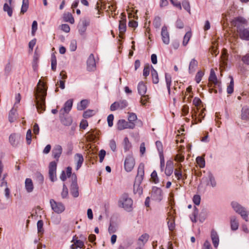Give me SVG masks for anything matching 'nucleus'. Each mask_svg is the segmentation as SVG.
Listing matches in <instances>:
<instances>
[{
  "label": "nucleus",
  "mask_w": 249,
  "mask_h": 249,
  "mask_svg": "<svg viewBox=\"0 0 249 249\" xmlns=\"http://www.w3.org/2000/svg\"><path fill=\"white\" fill-rule=\"evenodd\" d=\"M47 88L44 79H40L35 93L36 107L40 113L45 110V97Z\"/></svg>",
  "instance_id": "obj_1"
},
{
  "label": "nucleus",
  "mask_w": 249,
  "mask_h": 249,
  "mask_svg": "<svg viewBox=\"0 0 249 249\" xmlns=\"http://www.w3.org/2000/svg\"><path fill=\"white\" fill-rule=\"evenodd\" d=\"M133 201L127 194H123L120 197L118 205L126 210L129 211L132 208Z\"/></svg>",
  "instance_id": "obj_2"
},
{
  "label": "nucleus",
  "mask_w": 249,
  "mask_h": 249,
  "mask_svg": "<svg viewBox=\"0 0 249 249\" xmlns=\"http://www.w3.org/2000/svg\"><path fill=\"white\" fill-rule=\"evenodd\" d=\"M231 206L234 210L241 215L246 221H248V213L245 208L243 207L237 202H232Z\"/></svg>",
  "instance_id": "obj_3"
},
{
  "label": "nucleus",
  "mask_w": 249,
  "mask_h": 249,
  "mask_svg": "<svg viewBox=\"0 0 249 249\" xmlns=\"http://www.w3.org/2000/svg\"><path fill=\"white\" fill-rule=\"evenodd\" d=\"M135 165V160L132 155H128L125 159L124 162V167L125 170L127 172H131Z\"/></svg>",
  "instance_id": "obj_4"
},
{
  "label": "nucleus",
  "mask_w": 249,
  "mask_h": 249,
  "mask_svg": "<svg viewBox=\"0 0 249 249\" xmlns=\"http://www.w3.org/2000/svg\"><path fill=\"white\" fill-rule=\"evenodd\" d=\"M117 128L119 130H123L125 129H134L135 127V124H129L124 119L119 120L117 123Z\"/></svg>",
  "instance_id": "obj_5"
},
{
  "label": "nucleus",
  "mask_w": 249,
  "mask_h": 249,
  "mask_svg": "<svg viewBox=\"0 0 249 249\" xmlns=\"http://www.w3.org/2000/svg\"><path fill=\"white\" fill-rule=\"evenodd\" d=\"M50 203L52 210L56 213H60L65 210V207L63 204L60 202H57L53 199H51Z\"/></svg>",
  "instance_id": "obj_6"
},
{
  "label": "nucleus",
  "mask_w": 249,
  "mask_h": 249,
  "mask_svg": "<svg viewBox=\"0 0 249 249\" xmlns=\"http://www.w3.org/2000/svg\"><path fill=\"white\" fill-rule=\"evenodd\" d=\"M127 106V102L125 100H121L113 103L110 107L111 111H115L117 109H123Z\"/></svg>",
  "instance_id": "obj_7"
},
{
  "label": "nucleus",
  "mask_w": 249,
  "mask_h": 249,
  "mask_svg": "<svg viewBox=\"0 0 249 249\" xmlns=\"http://www.w3.org/2000/svg\"><path fill=\"white\" fill-rule=\"evenodd\" d=\"M151 197L155 201H160L162 198V190L157 187H154L152 191Z\"/></svg>",
  "instance_id": "obj_8"
},
{
  "label": "nucleus",
  "mask_w": 249,
  "mask_h": 249,
  "mask_svg": "<svg viewBox=\"0 0 249 249\" xmlns=\"http://www.w3.org/2000/svg\"><path fill=\"white\" fill-rule=\"evenodd\" d=\"M57 163L55 161H52L49 164V176L52 181H54L56 179Z\"/></svg>",
  "instance_id": "obj_9"
},
{
  "label": "nucleus",
  "mask_w": 249,
  "mask_h": 249,
  "mask_svg": "<svg viewBox=\"0 0 249 249\" xmlns=\"http://www.w3.org/2000/svg\"><path fill=\"white\" fill-rule=\"evenodd\" d=\"M202 184H204L206 185H211L212 187H214L216 185L214 179L211 174H209L207 176L202 178Z\"/></svg>",
  "instance_id": "obj_10"
},
{
  "label": "nucleus",
  "mask_w": 249,
  "mask_h": 249,
  "mask_svg": "<svg viewBox=\"0 0 249 249\" xmlns=\"http://www.w3.org/2000/svg\"><path fill=\"white\" fill-rule=\"evenodd\" d=\"M87 69L89 71H93L95 69L96 64L93 54H90L87 60Z\"/></svg>",
  "instance_id": "obj_11"
},
{
  "label": "nucleus",
  "mask_w": 249,
  "mask_h": 249,
  "mask_svg": "<svg viewBox=\"0 0 249 249\" xmlns=\"http://www.w3.org/2000/svg\"><path fill=\"white\" fill-rule=\"evenodd\" d=\"M161 35L163 42L165 44H168L170 42V37L166 27L164 26L162 28Z\"/></svg>",
  "instance_id": "obj_12"
},
{
  "label": "nucleus",
  "mask_w": 249,
  "mask_h": 249,
  "mask_svg": "<svg viewBox=\"0 0 249 249\" xmlns=\"http://www.w3.org/2000/svg\"><path fill=\"white\" fill-rule=\"evenodd\" d=\"M142 179L141 178H136L134 183V191L135 193L141 194L142 193V188L141 184Z\"/></svg>",
  "instance_id": "obj_13"
},
{
  "label": "nucleus",
  "mask_w": 249,
  "mask_h": 249,
  "mask_svg": "<svg viewBox=\"0 0 249 249\" xmlns=\"http://www.w3.org/2000/svg\"><path fill=\"white\" fill-rule=\"evenodd\" d=\"M62 152V148L59 145H55L52 151V155L53 157L56 159L57 161L58 160L59 157H60Z\"/></svg>",
  "instance_id": "obj_14"
},
{
  "label": "nucleus",
  "mask_w": 249,
  "mask_h": 249,
  "mask_svg": "<svg viewBox=\"0 0 249 249\" xmlns=\"http://www.w3.org/2000/svg\"><path fill=\"white\" fill-rule=\"evenodd\" d=\"M9 142L13 146H17L20 141V137L16 134H12L9 136Z\"/></svg>",
  "instance_id": "obj_15"
},
{
  "label": "nucleus",
  "mask_w": 249,
  "mask_h": 249,
  "mask_svg": "<svg viewBox=\"0 0 249 249\" xmlns=\"http://www.w3.org/2000/svg\"><path fill=\"white\" fill-rule=\"evenodd\" d=\"M74 160L76 164V169L78 170L81 167L84 161L83 157L81 154L78 153L75 155Z\"/></svg>",
  "instance_id": "obj_16"
},
{
  "label": "nucleus",
  "mask_w": 249,
  "mask_h": 249,
  "mask_svg": "<svg viewBox=\"0 0 249 249\" xmlns=\"http://www.w3.org/2000/svg\"><path fill=\"white\" fill-rule=\"evenodd\" d=\"M246 20L242 17L238 18L232 21V25L237 28H240L241 26H243L246 24Z\"/></svg>",
  "instance_id": "obj_17"
},
{
  "label": "nucleus",
  "mask_w": 249,
  "mask_h": 249,
  "mask_svg": "<svg viewBox=\"0 0 249 249\" xmlns=\"http://www.w3.org/2000/svg\"><path fill=\"white\" fill-rule=\"evenodd\" d=\"M174 170V165L172 161H167L166 163V166L165 169V174L167 176H171Z\"/></svg>",
  "instance_id": "obj_18"
},
{
  "label": "nucleus",
  "mask_w": 249,
  "mask_h": 249,
  "mask_svg": "<svg viewBox=\"0 0 249 249\" xmlns=\"http://www.w3.org/2000/svg\"><path fill=\"white\" fill-rule=\"evenodd\" d=\"M25 187L28 193H31L33 191L34 186L33 181L31 178H27L25 179Z\"/></svg>",
  "instance_id": "obj_19"
},
{
  "label": "nucleus",
  "mask_w": 249,
  "mask_h": 249,
  "mask_svg": "<svg viewBox=\"0 0 249 249\" xmlns=\"http://www.w3.org/2000/svg\"><path fill=\"white\" fill-rule=\"evenodd\" d=\"M73 100L70 99L68 100L65 104L64 107L61 111H63L64 113H68L71 110L72 106Z\"/></svg>",
  "instance_id": "obj_20"
},
{
  "label": "nucleus",
  "mask_w": 249,
  "mask_h": 249,
  "mask_svg": "<svg viewBox=\"0 0 249 249\" xmlns=\"http://www.w3.org/2000/svg\"><path fill=\"white\" fill-rule=\"evenodd\" d=\"M71 193L74 197H77L79 196L78 187L76 182H73L71 189Z\"/></svg>",
  "instance_id": "obj_21"
},
{
  "label": "nucleus",
  "mask_w": 249,
  "mask_h": 249,
  "mask_svg": "<svg viewBox=\"0 0 249 249\" xmlns=\"http://www.w3.org/2000/svg\"><path fill=\"white\" fill-rule=\"evenodd\" d=\"M174 175L178 180H185L187 178L186 174H183L182 170L178 169L175 170Z\"/></svg>",
  "instance_id": "obj_22"
},
{
  "label": "nucleus",
  "mask_w": 249,
  "mask_h": 249,
  "mask_svg": "<svg viewBox=\"0 0 249 249\" xmlns=\"http://www.w3.org/2000/svg\"><path fill=\"white\" fill-rule=\"evenodd\" d=\"M228 53L227 51L223 50L222 52L221 57V65L222 67H224L227 64Z\"/></svg>",
  "instance_id": "obj_23"
},
{
  "label": "nucleus",
  "mask_w": 249,
  "mask_h": 249,
  "mask_svg": "<svg viewBox=\"0 0 249 249\" xmlns=\"http://www.w3.org/2000/svg\"><path fill=\"white\" fill-rule=\"evenodd\" d=\"M122 144L125 152L129 151L131 148V143L127 137L124 138Z\"/></svg>",
  "instance_id": "obj_24"
},
{
  "label": "nucleus",
  "mask_w": 249,
  "mask_h": 249,
  "mask_svg": "<svg viewBox=\"0 0 249 249\" xmlns=\"http://www.w3.org/2000/svg\"><path fill=\"white\" fill-rule=\"evenodd\" d=\"M72 242L73 243L71 246V248L72 249H76L78 248H82L84 246L83 241L80 240L73 239Z\"/></svg>",
  "instance_id": "obj_25"
},
{
  "label": "nucleus",
  "mask_w": 249,
  "mask_h": 249,
  "mask_svg": "<svg viewBox=\"0 0 249 249\" xmlns=\"http://www.w3.org/2000/svg\"><path fill=\"white\" fill-rule=\"evenodd\" d=\"M122 17H123L121 18V19L120 20V24L119 26L120 34H123L126 29L125 19L123 16Z\"/></svg>",
  "instance_id": "obj_26"
},
{
  "label": "nucleus",
  "mask_w": 249,
  "mask_h": 249,
  "mask_svg": "<svg viewBox=\"0 0 249 249\" xmlns=\"http://www.w3.org/2000/svg\"><path fill=\"white\" fill-rule=\"evenodd\" d=\"M149 239V235L147 233H144L139 238L138 244L139 245H144L148 241Z\"/></svg>",
  "instance_id": "obj_27"
},
{
  "label": "nucleus",
  "mask_w": 249,
  "mask_h": 249,
  "mask_svg": "<svg viewBox=\"0 0 249 249\" xmlns=\"http://www.w3.org/2000/svg\"><path fill=\"white\" fill-rule=\"evenodd\" d=\"M211 238L213 245L215 248H217L219 244V238L215 231H212L211 233Z\"/></svg>",
  "instance_id": "obj_28"
},
{
  "label": "nucleus",
  "mask_w": 249,
  "mask_h": 249,
  "mask_svg": "<svg viewBox=\"0 0 249 249\" xmlns=\"http://www.w3.org/2000/svg\"><path fill=\"white\" fill-rule=\"evenodd\" d=\"M138 90L140 95H144L147 90V88L145 84L142 82L140 83L138 86Z\"/></svg>",
  "instance_id": "obj_29"
},
{
  "label": "nucleus",
  "mask_w": 249,
  "mask_h": 249,
  "mask_svg": "<svg viewBox=\"0 0 249 249\" xmlns=\"http://www.w3.org/2000/svg\"><path fill=\"white\" fill-rule=\"evenodd\" d=\"M231 229L233 231H235L238 228L239 223L236 217L234 216H232L231 218Z\"/></svg>",
  "instance_id": "obj_30"
},
{
  "label": "nucleus",
  "mask_w": 249,
  "mask_h": 249,
  "mask_svg": "<svg viewBox=\"0 0 249 249\" xmlns=\"http://www.w3.org/2000/svg\"><path fill=\"white\" fill-rule=\"evenodd\" d=\"M88 25V22L86 20H83L79 23L78 25V29L79 32H80L81 34L84 33L86 31V27Z\"/></svg>",
  "instance_id": "obj_31"
},
{
  "label": "nucleus",
  "mask_w": 249,
  "mask_h": 249,
  "mask_svg": "<svg viewBox=\"0 0 249 249\" xmlns=\"http://www.w3.org/2000/svg\"><path fill=\"white\" fill-rule=\"evenodd\" d=\"M241 119L243 120H249V109L243 107L242 109Z\"/></svg>",
  "instance_id": "obj_32"
},
{
  "label": "nucleus",
  "mask_w": 249,
  "mask_h": 249,
  "mask_svg": "<svg viewBox=\"0 0 249 249\" xmlns=\"http://www.w3.org/2000/svg\"><path fill=\"white\" fill-rule=\"evenodd\" d=\"M64 20L66 22H69L71 24H73L74 22V19L72 15L69 13L65 14L63 16Z\"/></svg>",
  "instance_id": "obj_33"
},
{
  "label": "nucleus",
  "mask_w": 249,
  "mask_h": 249,
  "mask_svg": "<svg viewBox=\"0 0 249 249\" xmlns=\"http://www.w3.org/2000/svg\"><path fill=\"white\" fill-rule=\"evenodd\" d=\"M144 174V165L143 164H140L138 168V174L136 178H141L142 179Z\"/></svg>",
  "instance_id": "obj_34"
},
{
  "label": "nucleus",
  "mask_w": 249,
  "mask_h": 249,
  "mask_svg": "<svg viewBox=\"0 0 249 249\" xmlns=\"http://www.w3.org/2000/svg\"><path fill=\"white\" fill-rule=\"evenodd\" d=\"M3 11L7 12L8 15L9 17H11L13 14V9L11 6V5L7 3H5L3 6Z\"/></svg>",
  "instance_id": "obj_35"
},
{
  "label": "nucleus",
  "mask_w": 249,
  "mask_h": 249,
  "mask_svg": "<svg viewBox=\"0 0 249 249\" xmlns=\"http://www.w3.org/2000/svg\"><path fill=\"white\" fill-rule=\"evenodd\" d=\"M89 102L87 100H83L80 102V103L79 105L77 106V109L79 110H82L85 109L88 106V105L89 104Z\"/></svg>",
  "instance_id": "obj_36"
},
{
  "label": "nucleus",
  "mask_w": 249,
  "mask_h": 249,
  "mask_svg": "<svg viewBox=\"0 0 249 249\" xmlns=\"http://www.w3.org/2000/svg\"><path fill=\"white\" fill-rule=\"evenodd\" d=\"M192 90L191 86L188 87L186 89V91L185 92V96L183 98V101L184 102H189V98L192 97V95L189 94Z\"/></svg>",
  "instance_id": "obj_37"
},
{
  "label": "nucleus",
  "mask_w": 249,
  "mask_h": 249,
  "mask_svg": "<svg viewBox=\"0 0 249 249\" xmlns=\"http://www.w3.org/2000/svg\"><path fill=\"white\" fill-rule=\"evenodd\" d=\"M29 7V0H22V4L21 8V13H25Z\"/></svg>",
  "instance_id": "obj_38"
},
{
  "label": "nucleus",
  "mask_w": 249,
  "mask_h": 249,
  "mask_svg": "<svg viewBox=\"0 0 249 249\" xmlns=\"http://www.w3.org/2000/svg\"><path fill=\"white\" fill-rule=\"evenodd\" d=\"M128 120L129 124H134V122L137 120V117L136 114L132 112L128 113Z\"/></svg>",
  "instance_id": "obj_39"
},
{
  "label": "nucleus",
  "mask_w": 249,
  "mask_h": 249,
  "mask_svg": "<svg viewBox=\"0 0 249 249\" xmlns=\"http://www.w3.org/2000/svg\"><path fill=\"white\" fill-rule=\"evenodd\" d=\"M240 36L244 39L249 40V28L240 32Z\"/></svg>",
  "instance_id": "obj_40"
},
{
  "label": "nucleus",
  "mask_w": 249,
  "mask_h": 249,
  "mask_svg": "<svg viewBox=\"0 0 249 249\" xmlns=\"http://www.w3.org/2000/svg\"><path fill=\"white\" fill-rule=\"evenodd\" d=\"M65 80H64L63 79H60L58 80L57 83H56V89L55 90V92H57L58 91V88H60L62 89H64L65 88Z\"/></svg>",
  "instance_id": "obj_41"
},
{
  "label": "nucleus",
  "mask_w": 249,
  "mask_h": 249,
  "mask_svg": "<svg viewBox=\"0 0 249 249\" xmlns=\"http://www.w3.org/2000/svg\"><path fill=\"white\" fill-rule=\"evenodd\" d=\"M96 111L94 110L88 109L83 113V117L85 118H89L95 114Z\"/></svg>",
  "instance_id": "obj_42"
},
{
  "label": "nucleus",
  "mask_w": 249,
  "mask_h": 249,
  "mask_svg": "<svg viewBox=\"0 0 249 249\" xmlns=\"http://www.w3.org/2000/svg\"><path fill=\"white\" fill-rule=\"evenodd\" d=\"M0 186L2 188H3V189L5 190V195L7 196H9V190L7 188V182L4 180V178H2V179L1 180V184H0Z\"/></svg>",
  "instance_id": "obj_43"
},
{
  "label": "nucleus",
  "mask_w": 249,
  "mask_h": 249,
  "mask_svg": "<svg viewBox=\"0 0 249 249\" xmlns=\"http://www.w3.org/2000/svg\"><path fill=\"white\" fill-rule=\"evenodd\" d=\"M174 160L175 161L179 162H182L184 160V156L180 150H178V153L175 156Z\"/></svg>",
  "instance_id": "obj_44"
},
{
  "label": "nucleus",
  "mask_w": 249,
  "mask_h": 249,
  "mask_svg": "<svg viewBox=\"0 0 249 249\" xmlns=\"http://www.w3.org/2000/svg\"><path fill=\"white\" fill-rule=\"evenodd\" d=\"M191 36H192L191 32H188L186 33V34L185 35V36H184L183 40V45L184 46H186L188 44L189 41L190 40V39L191 37Z\"/></svg>",
  "instance_id": "obj_45"
},
{
  "label": "nucleus",
  "mask_w": 249,
  "mask_h": 249,
  "mask_svg": "<svg viewBox=\"0 0 249 249\" xmlns=\"http://www.w3.org/2000/svg\"><path fill=\"white\" fill-rule=\"evenodd\" d=\"M151 179L152 181L155 183H158L159 182V178H158L157 173L156 171H154L151 175Z\"/></svg>",
  "instance_id": "obj_46"
},
{
  "label": "nucleus",
  "mask_w": 249,
  "mask_h": 249,
  "mask_svg": "<svg viewBox=\"0 0 249 249\" xmlns=\"http://www.w3.org/2000/svg\"><path fill=\"white\" fill-rule=\"evenodd\" d=\"M43 221L42 220H39L37 223V231H38V233L39 234H42L43 233L44 230H43Z\"/></svg>",
  "instance_id": "obj_47"
},
{
  "label": "nucleus",
  "mask_w": 249,
  "mask_h": 249,
  "mask_svg": "<svg viewBox=\"0 0 249 249\" xmlns=\"http://www.w3.org/2000/svg\"><path fill=\"white\" fill-rule=\"evenodd\" d=\"M234 82L233 79H231L229 85L227 89V91L228 94H231L233 92Z\"/></svg>",
  "instance_id": "obj_48"
},
{
  "label": "nucleus",
  "mask_w": 249,
  "mask_h": 249,
  "mask_svg": "<svg viewBox=\"0 0 249 249\" xmlns=\"http://www.w3.org/2000/svg\"><path fill=\"white\" fill-rule=\"evenodd\" d=\"M149 102V97L148 95H142L141 103L142 105L145 106Z\"/></svg>",
  "instance_id": "obj_49"
},
{
  "label": "nucleus",
  "mask_w": 249,
  "mask_h": 249,
  "mask_svg": "<svg viewBox=\"0 0 249 249\" xmlns=\"http://www.w3.org/2000/svg\"><path fill=\"white\" fill-rule=\"evenodd\" d=\"M196 161L197 163L199 165V166L202 168L204 167L205 166V160L204 159L201 157H198L196 159Z\"/></svg>",
  "instance_id": "obj_50"
},
{
  "label": "nucleus",
  "mask_w": 249,
  "mask_h": 249,
  "mask_svg": "<svg viewBox=\"0 0 249 249\" xmlns=\"http://www.w3.org/2000/svg\"><path fill=\"white\" fill-rule=\"evenodd\" d=\"M150 69H151V68H150L149 65H145L144 69H143V75L144 76L147 77V76L149 75L150 71L151 72Z\"/></svg>",
  "instance_id": "obj_51"
},
{
  "label": "nucleus",
  "mask_w": 249,
  "mask_h": 249,
  "mask_svg": "<svg viewBox=\"0 0 249 249\" xmlns=\"http://www.w3.org/2000/svg\"><path fill=\"white\" fill-rule=\"evenodd\" d=\"M51 62H52V69L53 70H55L56 67V58L54 54L52 55L51 57Z\"/></svg>",
  "instance_id": "obj_52"
},
{
  "label": "nucleus",
  "mask_w": 249,
  "mask_h": 249,
  "mask_svg": "<svg viewBox=\"0 0 249 249\" xmlns=\"http://www.w3.org/2000/svg\"><path fill=\"white\" fill-rule=\"evenodd\" d=\"M197 65V61L194 59H193L190 63L189 70L190 71L194 70L195 68L196 67Z\"/></svg>",
  "instance_id": "obj_53"
},
{
  "label": "nucleus",
  "mask_w": 249,
  "mask_h": 249,
  "mask_svg": "<svg viewBox=\"0 0 249 249\" xmlns=\"http://www.w3.org/2000/svg\"><path fill=\"white\" fill-rule=\"evenodd\" d=\"M37 29V23L36 21H34L32 25V35L35 36V33Z\"/></svg>",
  "instance_id": "obj_54"
},
{
  "label": "nucleus",
  "mask_w": 249,
  "mask_h": 249,
  "mask_svg": "<svg viewBox=\"0 0 249 249\" xmlns=\"http://www.w3.org/2000/svg\"><path fill=\"white\" fill-rule=\"evenodd\" d=\"M26 139L28 144H30L31 142L32 133L31 130L29 129L26 133Z\"/></svg>",
  "instance_id": "obj_55"
},
{
  "label": "nucleus",
  "mask_w": 249,
  "mask_h": 249,
  "mask_svg": "<svg viewBox=\"0 0 249 249\" xmlns=\"http://www.w3.org/2000/svg\"><path fill=\"white\" fill-rule=\"evenodd\" d=\"M171 219L172 220H170V219L168 221V225L169 229L170 231H173L175 228V223L174 222L173 217H171Z\"/></svg>",
  "instance_id": "obj_56"
},
{
  "label": "nucleus",
  "mask_w": 249,
  "mask_h": 249,
  "mask_svg": "<svg viewBox=\"0 0 249 249\" xmlns=\"http://www.w3.org/2000/svg\"><path fill=\"white\" fill-rule=\"evenodd\" d=\"M114 116L112 114H110L107 117V123L109 127H111L113 124Z\"/></svg>",
  "instance_id": "obj_57"
},
{
  "label": "nucleus",
  "mask_w": 249,
  "mask_h": 249,
  "mask_svg": "<svg viewBox=\"0 0 249 249\" xmlns=\"http://www.w3.org/2000/svg\"><path fill=\"white\" fill-rule=\"evenodd\" d=\"M106 151L104 150H101L99 152V156L100 158V162H102L106 156Z\"/></svg>",
  "instance_id": "obj_58"
},
{
  "label": "nucleus",
  "mask_w": 249,
  "mask_h": 249,
  "mask_svg": "<svg viewBox=\"0 0 249 249\" xmlns=\"http://www.w3.org/2000/svg\"><path fill=\"white\" fill-rule=\"evenodd\" d=\"M109 145L111 149L113 151H115L116 149V144L114 140H111L109 142Z\"/></svg>",
  "instance_id": "obj_59"
},
{
  "label": "nucleus",
  "mask_w": 249,
  "mask_h": 249,
  "mask_svg": "<svg viewBox=\"0 0 249 249\" xmlns=\"http://www.w3.org/2000/svg\"><path fill=\"white\" fill-rule=\"evenodd\" d=\"M182 4L183 8L187 11L190 12V8L189 2L187 0H184L182 1Z\"/></svg>",
  "instance_id": "obj_60"
},
{
  "label": "nucleus",
  "mask_w": 249,
  "mask_h": 249,
  "mask_svg": "<svg viewBox=\"0 0 249 249\" xmlns=\"http://www.w3.org/2000/svg\"><path fill=\"white\" fill-rule=\"evenodd\" d=\"M68 194V190L65 184L63 185V190L61 193V195L63 198L66 197Z\"/></svg>",
  "instance_id": "obj_61"
},
{
  "label": "nucleus",
  "mask_w": 249,
  "mask_h": 249,
  "mask_svg": "<svg viewBox=\"0 0 249 249\" xmlns=\"http://www.w3.org/2000/svg\"><path fill=\"white\" fill-rule=\"evenodd\" d=\"M242 61L244 64L249 65V54H247L243 56Z\"/></svg>",
  "instance_id": "obj_62"
},
{
  "label": "nucleus",
  "mask_w": 249,
  "mask_h": 249,
  "mask_svg": "<svg viewBox=\"0 0 249 249\" xmlns=\"http://www.w3.org/2000/svg\"><path fill=\"white\" fill-rule=\"evenodd\" d=\"M61 29L66 33H69L70 31V28L68 24H64L61 26Z\"/></svg>",
  "instance_id": "obj_63"
},
{
  "label": "nucleus",
  "mask_w": 249,
  "mask_h": 249,
  "mask_svg": "<svg viewBox=\"0 0 249 249\" xmlns=\"http://www.w3.org/2000/svg\"><path fill=\"white\" fill-rule=\"evenodd\" d=\"M202 249H212L210 242L206 241L203 244Z\"/></svg>",
  "instance_id": "obj_64"
}]
</instances>
